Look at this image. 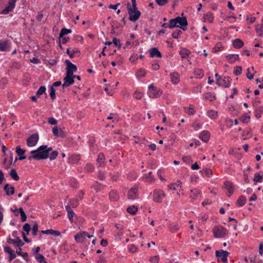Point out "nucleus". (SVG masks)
I'll return each mask as SVG.
<instances>
[{
    "label": "nucleus",
    "instance_id": "nucleus-17",
    "mask_svg": "<svg viewBox=\"0 0 263 263\" xmlns=\"http://www.w3.org/2000/svg\"><path fill=\"white\" fill-rule=\"evenodd\" d=\"M8 242L10 244H12L16 247H22L24 245V242L18 237L14 239H9Z\"/></svg>",
    "mask_w": 263,
    "mask_h": 263
},
{
    "label": "nucleus",
    "instance_id": "nucleus-43",
    "mask_svg": "<svg viewBox=\"0 0 263 263\" xmlns=\"http://www.w3.org/2000/svg\"><path fill=\"white\" fill-rule=\"evenodd\" d=\"M81 156L79 155H73L71 156L70 160L73 163H77L80 160Z\"/></svg>",
    "mask_w": 263,
    "mask_h": 263
},
{
    "label": "nucleus",
    "instance_id": "nucleus-38",
    "mask_svg": "<svg viewBox=\"0 0 263 263\" xmlns=\"http://www.w3.org/2000/svg\"><path fill=\"white\" fill-rule=\"evenodd\" d=\"M233 46L237 48H240L243 45V42L240 39H236L233 41Z\"/></svg>",
    "mask_w": 263,
    "mask_h": 263
},
{
    "label": "nucleus",
    "instance_id": "nucleus-57",
    "mask_svg": "<svg viewBox=\"0 0 263 263\" xmlns=\"http://www.w3.org/2000/svg\"><path fill=\"white\" fill-rule=\"evenodd\" d=\"M46 87L45 86H41L36 92V95L40 96L45 93Z\"/></svg>",
    "mask_w": 263,
    "mask_h": 263
},
{
    "label": "nucleus",
    "instance_id": "nucleus-33",
    "mask_svg": "<svg viewBox=\"0 0 263 263\" xmlns=\"http://www.w3.org/2000/svg\"><path fill=\"white\" fill-rule=\"evenodd\" d=\"M190 51L185 48L182 49L180 51V54L181 55L182 59H186L190 55Z\"/></svg>",
    "mask_w": 263,
    "mask_h": 263
},
{
    "label": "nucleus",
    "instance_id": "nucleus-59",
    "mask_svg": "<svg viewBox=\"0 0 263 263\" xmlns=\"http://www.w3.org/2000/svg\"><path fill=\"white\" fill-rule=\"evenodd\" d=\"M182 33V31L180 30H178L172 33V37L174 39H178L180 34Z\"/></svg>",
    "mask_w": 263,
    "mask_h": 263
},
{
    "label": "nucleus",
    "instance_id": "nucleus-32",
    "mask_svg": "<svg viewBox=\"0 0 263 263\" xmlns=\"http://www.w3.org/2000/svg\"><path fill=\"white\" fill-rule=\"evenodd\" d=\"M227 59L230 62L234 63L239 60L238 54H229L227 56Z\"/></svg>",
    "mask_w": 263,
    "mask_h": 263
},
{
    "label": "nucleus",
    "instance_id": "nucleus-15",
    "mask_svg": "<svg viewBox=\"0 0 263 263\" xmlns=\"http://www.w3.org/2000/svg\"><path fill=\"white\" fill-rule=\"evenodd\" d=\"M66 63L67 64L66 73L69 72L70 74H73V72L77 70V66L68 60H66Z\"/></svg>",
    "mask_w": 263,
    "mask_h": 263
},
{
    "label": "nucleus",
    "instance_id": "nucleus-58",
    "mask_svg": "<svg viewBox=\"0 0 263 263\" xmlns=\"http://www.w3.org/2000/svg\"><path fill=\"white\" fill-rule=\"evenodd\" d=\"M58 155V152L57 151H53L50 155H48L49 159L51 160H54L56 158Z\"/></svg>",
    "mask_w": 263,
    "mask_h": 263
},
{
    "label": "nucleus",
    "instance_id": "nucleus-19",
    "mask_svg": "<svg viewBox=\"0 0 263 263\" xmlns=\"http://www.w3.org/2000/svg\"><path fill=\"white\" fill-rule=\"evenodd\" d=\"M210 137V133L207 130L202 131L199 136L200 139L204 142L209 141Z\"/></svg>",
    "mask_w": 263,
    "mask_h": 263
},
{
    "label": "nucleus",
    "instance_id": "nucleus-8",
    "mask_svg": "<svg viewBox=\"0 0 263 263\" xmlns=\"http://www.w3.org/2000/svg\"><path fill=\"white\" fill-rule=\"evenodd\" d=\"M76 75L70 74L69 72L66 73V77L64 78V83L63 87H68L74 83L73 79L75 78Z\"/></svg>",
    "mask_w": 263,
    "mask_h": 263
},
{
    "label": "nucleus",
    "instance_id": "nucleus-49",
    "mask_svg": "<svg viewBox=\"0 0 263 263\" xmlns=\"http://www.w3.org/2000/svg\"><path fill=\"white\" fill-rule=\"evenodd\" d=\"M19 211H20V215L21 216L22 221V222L26 221V219H27V216H26L24 211H23V209L22 208H20L19 209Z\"/></svg>",
    "mask_w": 263,
    "mask_h": 263
},
{
    "label": "nucleus",
    "instance_id": "nucleus-30",
    "mask_svg": "<svg viewBox=\"0 0 263 263\" xmlns=\"http://www.w3.org/2000/svg\"><path fill=\"white\" fill-rule=\"evenodd\" d=\"M66 210L68 213V216L69 220L71 222L73 221V217L74 215V213L73 210L71 209L70 206L69 205L66 206Z\"/></svg>",
    "mask_w": 263,
    "mask_h": 263
},
{
    "label": "nucleus",
    "instance_id": "nucleus-41",
    "mask_svg": "<svg viewBox=\"0 0 263 263\" xmlns=\"http://www.w3.org/2000/svg\"><path fill=\"white\" fill-rule=\"evenodd\" d=\"M255 30L257 33L260 36H262L263 34V25L261 24H258L256 26Z\"/></svg>",
    "mask_w": 263,
    "mask_h": 263
},
{
    "label": "nucleus",
    "instance_id": "nucleus-27",
    "mask_svg": "<svg viewBox=\"0 0 263 263\" xmlns=\"http://www.w3.org/2000/svg\"><path fill=\"white\" fill-rule=\"evenodd\" d=\"M191 195L190 197L192 200L196 199L197 197L200 195V191L197 189H193L190 190Z\"/></svg>",
    "mask_w": 263,
    "mask_h": 263
},
{
    "label": "nucleus",
    "instance_id": "nucleus-31",
    "mask_svg": "<svg viewBox=\"0 0 263 263\" xmlns=\"http://www.w3.org/2000/svg\"><path fill=\"white\" fill-rule=\"evenodd\" d=\"M263 180V173H256L254 174L253 181L255 183L261 182Z\"/></svg>",
    "mask_w": 263,
    "mask_h": 263
},
{
    "label": "nucleus",
    "instance_id": "nucleus-11",
    "mask_svg": "<svg viewBox=\"0 0 263 263\" xmlns=\"http://www.w3.org/2000/svg\"><path fill=\"white\" fill-rule=\"evenodd\" d=\"M216 84L218 86L228 88L230 86L231 82L228 78L224 77L223 79L219 78L216 79Z\"/></svg>",
    "mask_w": 263,
    "mask_h": 263
},
{
    "label": "nucleus",
    "instance_id": "nucleus-5",
    "mask_svg": "<svg viewBox=\"0 0 263 263\" xmlns=\"http://www.w3.org/2000/svg\"><path fill=\"white\" fill-rule=\"evenodd\" d=\"M212 231L217 238L224 237L228 234V231L222 227H215Z\"/></svg>",
    "mask_w": 263,
    "mask_h": 263
},
{
    "label": "nucleus",
    "instance_id": "nucleus-23",
    "mask_svg": "<svg viewBox=\"0 0 263 263\" xmlns=\"http://www.w3.org/2000/svg\"><path fill=\"white\" fill-rule=\"evenodd\" d=\"M149 54L151 57H157L161 58L162 57L161 53L156 48H152L149 50Z\"/></svg>",
    "mask_w": 263,
    "mask_h": 263
},
{
    "label": "nucleus",
    "instance_id": "nucleus-64",
    "mask_svg": "<svg viewBox=\"0 0 263 263\" xmlns=\"http://www.w3.org/2000/svg\"><path fill=\"white\" fill-rule=\"evenodd\" d=\"M112 43H113L116 46H118L119 48H121V45L119 39L116 37L114 38Z\"/></svg>",
    "mask_w": 263,
    "mask_h": 263
},
{
    "label": "nucleus",
    "instance_id": "nucleus-37",
    "mask_svg": "<svg viewBox=\"0 0 263 263\" xmlns=\"http://www.w3.org/2000/svg\"><path fill=\"white\" fill-rule=\"evenodd\" d=\"M42 233L43 234L54 235L55 236H59L60 234V233L59 231H54V230H50V229L47 230L46 231H42Z\"/></svg>",
    "mask_w": 263,
    "mask_h": 263
},
{
    "label": "nucleus",
    "instance_id": "nucleus-63",
    "mask_svg": "<svg viewBox=\"0 0 263 263\" xmlns=\"http://www.w3.org/2000/svg\"><path fill=\"white\" fill-rule=\"evenodd\" d=\"M194 73L197 75L199 78H201L203 76V72L201 69H197L195 70Z\"/></svg>",
    "mask_w": 263,
    "mask_h": 263
},
{
    "label": "nucleus",
    "instance_id": "nucleus-26",
    "mask_svg": "<svg viewBox=\"0 0 263 263\" xmlns=\"http://www.w3.org/2000/svg\"><path fill=\"white\" fill-rule=\"evenodd\" d=\"M207 116L212 120H215L218 117V112L215 110H209L206 112Z\"/></svg>",
    "mask_w": 263,
    "mask_h": 263
},
{
    "label": "nucleus",
    "instance_id": "nucleus-56",
    "mask_svg": "<svg viewBox=\"0 0 263 263\" xmlns=\"http://www.w3.org/2000/svg\"><path fill=\"white\" fill-rule=\"evenodd\" d=\"M38 231V224L36 223H34L32 229V233L34 236H36Z\"/></svg>",
    "mask_w": 263,
    "mask_h": 263
},
{
    "label": "nucleus",
    "instance_id": "nucleus-28",
    "mask_svg": "<svg viewBox=\"0 0 263 263\" xmlns=\"http://www.w3.org/2000/svg\"><path fill=\"white\" fill-rule=\"evenodd\" d=\"M5 251L9 254V261H12L15 257L14 251L11 249V248H4Z\"/></svg>",
    "mask_w": 263,
    "mask_h": 263
},
{
    "label": "nucleus",
    "instance_id": "nucleus-54",
    "mask_svg": "<svg viewBox=\"0 0 263 263\" xmlns=\"http://www.w3.org/2000/svg\"><path fill=\"white\" fill-rule=\"evenodd\" d=\"M143 96V92H140V91H136L134 93V97L137 99H141L142 98Z\"/></svg>",
    "mask_w": 263,
    "mask_h": 263
},
{
    "label": "nucleus",
    "instance_id": "nucleus-35",
    "mask_svg": "<svg viewBox=\"0 0 263 263\" xmlns=\"http://www.w3.org/2000/svg\"><path fill=\"white\" fill-rule=\"evenodd\" d=\"M109 198L112 201H117L119 198V196L117 191H112L109 194Z\"/></svg>",
    "mask_w": 263,
    "mask_h": 263
},
{
    "label": "nucleus",
    "instance_id": "nucleus-9",
    "mask_svg": "<svg viewBox=\"0 0 263 263\" xmlns=\"http://www.w3.org/2000/svg\"><path fill=\"white\" fill-rule=\"evenodd\" d=\"M176 24L179 25L180 28L185 31L187 29V22L185 17L178 16L176 18Z\"/></svg>",
    "mask_w": 263,
    "mask_h": 263
},
{
    "label": "nucleus",
    "instance_id": "nucleus-12",
    "mask_svg": "<svg viewBox=\"0 0 263 263\" xmlns=\"http://www.w3.org/2000/svg\"><path fill=\"white\" fill-rule=\"evenodd\" d=\"M39 140V136L37 134H33L31 135L26 141L27 145L29 147L35 146Z\"/></svg>",
    "mask_w": 263,
    "mask_h": 263
},
{
    "label": "nucleus",
    "instance_id": "nucleus-53",
    "mask_svg": "<svg viewBox=\"0 0 263 263\" xmlns=\"http://www.w3.org/2000/svg\"><path fill=\"white\" fill-rule=\"evenodd\" d=\"M21 248H18V250H16V252L18 255H21L24 259L27 260L28 258V253L23 252L22 254L21 253Z\"/></svg>",
    "mask_w": 263,
    "mask_h": 263
},
{
    "label": "nucleus",
    "instance_id": "nucleus-20",
    "mask_svg": "<svg viewBox=\"0 0 263 263\" xmlns=\"http://www.w3.org/2000/svg\"><path fill=\"white\" fill-rule=\"evenodd\" d=\"M142 178L145 182L150 183H153L155 181V179L152 176V172H149L148 174L143 175Z\"/></svg>",
    "mask_w": 263,
    "mask_h": 263
},
{
    "label": "nucleus",
    "instance_id": "nucleus-46",
    "mask_svg": "<svg viewBox=\"0 0 263 263\" xmlns=\"http://www.w3.org/2000/svg\"><path fill=\"white\" fill-rule=\"evenodd\" d=\"M222 48H223V46L221 44H220V43L217 44L215 45V46L213 48L212 52H215V53L217 52L218 51H221L222 49Z\"/></svg>",
    "mask_w": 263,
    "mask_h": 263
},
{
    "label": "nucleus",
    "instance_id": "nucleus-25",
    "mask_svg": "<svg viewBox=\"0 0 263 263\" xmlns=\"http://www.w3.org/2000/svg\"><path fill=\"white\" fill-rule=\"evenodd\" d=\"M184 112L189 115H193L195 114V110L194 106L190 104L188 107H184Z\"/></svg>",
    "mask_w": 263,
    "mask_h": 263
},
{
    "label": "nucleus",
    "instance_id": "nucleus-55",
    "mask_svg": "<svg viewBox=\"0 0 263 263\" xmlns=\"http://www.w3.org/2000/svg\"><path fill=\"white\" fill-rule=\"evenodd\" d=\"M94 170V166L91 164H87L85 167V171L87 172H92Z\"/></svg>",
    "mask_w": 263,
    "mask_h": 263
},
{
    "label": "nucleus",
    "instance_id": "nucleus-61",
    "mask_svg": "<svg viewBox=\"0 0 263 263\" xmlns=\"http://www.w3.org/2000/svg\"><path fill=\"white\" fill-rule=\"evenodd\" d=\"M242 72V67L241 66H237L236 67L234 71V73L235 76H239Z\"/></svg>",
    "mask_w": 263,
    "mask_h": 263
},
{
    "label": "nucleus",
    "instance_id": "nucleus-13",
    "mask_svg": "<svg viewBox=\"0 0 263 263\" xmlns=\"http://www.w3.org/2000/svg\"><path fill=\"white\" fill-rule=\"evenodd\" d=\"M16 0H9L8 5L2 11V14H7L12 11L15 7Z\"/></svg>",
    "mask_w": 263,
    "mask_h": 263
},
{
    "label": "nucleus",
    "instance_id": "nucleus-1",
    "mask_svg": "<svg viewBox=\"0 0 263 263\" xmlns=\"http://www.w3.org/2000/svg\"><path fill=\"white\" fill-rule=\"evenodd\" d=\"M51 150V147L47 148L46 145H42L37 149L31 151V156L28 157V159L30 161L32 159L37 160L46 159Z\"/></svg>",
    "mask_w": 263,
    "mask_h": 263
},
{
    "label": "nucleus",
    "instance_id": "nucleus-2",
    "mask_svg": "<svg viewBox=\"0 0 263 263\" xmlns=\"http://www.w3.org/2000/svg\"><path fill=\"white\" fill-rule=\"evenodd\" d=\"M132 5L127 4L128 13L129 15V19L133 22L136 21L140 16V12L138 10L136 7V0H131Z\"/></svg>",
    "mask_w": 263,
    "mask_h": 263
},
{
    "label": "nucleus",
    "instance_id": "nucleus-60",
    "mask_svg": "<svg viewBox=\"0 0 263 263\" xmlns=\"http://www.w3.org/2000/svg\"><path fill=\"white\" fill-rule=\"evenodd\" d=\"M192 126L195 130H197L201 127L202 124L199 122H195L193 123Z\"/></svg>",
    "mask_w": 263,
    "mask_h": 263
},
{
    "label": "nucleus",
    "instance_id": "nucleus-52",
    "mask_svg": "<svg viewBox=\"0 0 263 263\" xmlns=\"http://www.w3.org/2000/svg\"><path fill=\"white\" fill-rule=\"evenodd\" d=\"M205 99L210 101H213L215 100V97L213 96L212 93L210 92L205 95Z\"/></svg>",
    "mask_w": 263,
    "mask_h": 263
},
{
    "label": "nucleus",
    "instance_id": "nucleus-3",
    "mask_svg": "<svg viewBox=\"0 0 263 263\" xmlns=\"http://www.w3.org/2000/svg\"><path fill=\"white\" fill-rule=\"evenodd\" d=\"M163 91L160 89L155 87L153 84H150L148 86V95L152 98H157L159 97L162 94Z\"/></svg>",
    "mask_w": 263,
    "mask_h": 263
},
{
    "label": "nucleus",
    "instance_id": "nucleus-22",
    "mask_svg": "<svg viewBox=\"0 0 263 263\" xmlns=\"http://www.w3.org/2000/svg\"><path fill=\"white\" fill-rule=\"evenodd\" d=\"M4 189L8 196L13 195L14 193V187L9 184H6Z\"/></svg>",
    "mask_w": 263,
    "mask_h": 263
},
{
    "label": "nucleus",
    "instance_id": "nucleus-10",
    "mask_svg": "<svg viewBox=\"0 0 263 263\" xmlns=\"http://www.w3.org/2000/svg\"><path fill=\"white\" fill-rule=\"evenodd\" d=\"M223 188L227 191V195L230 197L233 193L234 186L233 184L229 181H226L224 183Z\"/></svg>",
    "mask_w": 263,
    "mask_h": 263
},
{
    "label": "nucleus",
    "instance_id": "nucleus-36",
    "mask_svg": "<svg viewBox=\"0 0 263 263\" xmlns=\"http://www.w3.org/2000/svg\"><path fill=\"white\" fill-rule=\"evenodd\" d=\"M214 17L211 13H207L204 15V20L205 22L211 23L213 22Z\"/></svg>",
    "mask_w": 263,
    "mask_h": 263
},
{
    "label": "nucleus",
    "instance_id": "nucleus-7",
    "mask_svg": "<svg viewBox=\"0 0 263 263\" xmlns=\"http://www.w3.org/2000/svg\"><path fill=\"white\" fill-rule=\"evenodd\" d=\"M215 254L217 257L220 258V260L224 263H227L228 259L227 257L230 254V253L227 251L223 250H217L215 252Z\"/></svg>",
    "mask_w": 263,
    "mask_h": 263
},
{
    "label": "nucleus",
    "instance_id": "nucleus-44",
    "mask_svg": "<svg viewBox=\"0 0 263 263\" xmlns=\"http://www.w3.org/2000/svg\"><path fill=\"white\" fill-rule=\"evenodd\" d=\"M181 184L180 181H178L177 182L172 183L168 185V190L175 191L176 190V186H179Z\"/></svg>",
    "mask_w": 263,
    "mask_h": 263
},
{
    "label": "nucleus",
    "instance_id": "nucleus-21",
    "mask_svg": "<svg viewBox=\"0 0 263 263\" xmlns=\"http://www.w3.org/2000/svg\"><path fill=\"white\" fill-rule=\"evenodd\" d=\"M171 82L174 84H177L180 82L179 76L177 72H173L170 74Z\"/></svg>",
    "mask_w": 263,
    "mask_h": 263
},
{
    "label": "nucleus",
    "instance_id": "nucleus-51",
    "mask_svg": "<svg viewBox=\"0 0 263 263\" xmlns=\"http://www.w3.org/2000/svg\"><path fill=\"white\" fill-rule=\"evenodd\" d=\"M50 96L51 100L53 101L55 98V90L53 86H51L50 88Z\"/></svg>",
    "mask_w": 263,
    "mask_h": 263
},
{
    "label": "nucleus",
    "instance_id": "nucleus-14",
    "mask_svg": "<svg viewBox=\"0 0 263 263\" xmlns=\"http://www.w3.org/2000/svg\"><path fill=\"white\" fill-rule=\"evenodd\" d=\"M40 250V248H35V249H33L35 258L40 263H47L44 256L42 255V254L38 253Z\"/></svg>",
    "mask_w": 263,
    "mask_h": 263
},
{
    "label": "nucleus",
    "instance_id": "nucleus-47",
    "mask_svg": "<svg viewBox=\"0 0 263 263\" xmlns=\"http://www.w3.org/2000/svg\"><path fill=\"white\" fill-rule=\"evenodd\" d=\"M179 25L176 24V18L171 19L169 21V28H173L175 27H179Z\"/></svg>",
    "mask_w": 263,
    "mask_h": 263
},
{
    "label": "nucleus",
    "instance_id": "nucleus-16",
    "mask_svg": "<svg viewBox=\"0 0 263 263\" xmlns=\"http://www.w3.org/2000/svg\"><path fill=\"white\" fill-rule=\"evenodd\" d=\"M10 50V44L7 40L0 42V51H7Z\"/></svg>",
    "mask_w": 263,
    "mask_h": 263
},
{
    "label": "nucleus",
    "instance_id": "nucleus-45",
    "mask_svg": "<svg viewBox=\"0 0 263 263\" xmlns=\"http://www.w3.org/2000/svg\"><path fill=\"white\" fill-rule=\"evenodd\" d=\"M71 32V29H67L66 28H63L60 33L59 37L62 38L64 35Z\"/></svg>",
    "mask_w": 263,
    "mask_h": 263
},
{
    "label": "nucleus",
    "instance_id": "nucleus-62",
    "mask_svg": "<svg viewBox=\"0 0 263 263\" xmlns=\"http://www.w3.org/2000/svg\"><path fill=\"white\" fill-rule=\"evenodd\" d=\"M8 81L6 79H2L0 82V88L2 89H4L7 84Z\"/></svg>",
    "mask_w": 263,
    "mask_h": 263
},
{
    "label": "nucleus",
    "instance_id": "nucleus-4",
    "mask_svg": "<svg viewBox=\"0 0 263 263\" xmlns=\"http://www.w3.org/2000/svg\"><path fill=\"white\" fill-rule=\"evenodd\" d=\"M165 197V194L161 189H155L153 192V200L155 202L161 203Z\"/></svg>",
    "mask_w": 263,
    "mask_h": 263
},
{
    "label": "nucleus",
    "instance_id": "nucleus-50",
    "mask_svg": "<svg viewBox=\"0 0 263 263\" xmlns=\"http://www.w3.org/2000/svg\"><path fill=\"white\" fill-rule=\"evenodd\" d=\"M137 208L135 206H129L127 209V212L131 214H135L137 211Z\"/></svg>",
    "mask_w": 263,
    "mask_h": 263
},
{
    "label": "nucleus",
    "instance_id": "nucleus-18",
    "mask_svg": "<svg viewBox=\"0 0 263 263\" xmlns=\"http://www.w3.org/2000/svg\"><path fill=\"white\" fill-rule=\"evenodd\" d=\"M138 189L136 187H132L129 191L127 194V197L129 199H134L137 197Z\"/></svg>",
    "mask_w": 263,
    "mask_h": 263
},
{
    "label": "nucleus",
    "instance_id": "nucleus-48",
    "mask_svg": "<svg viewBox=\"0 0 263 263\" xmlns=\"http://www.w3.org/2000/svg\"><path fill=\"white\" fill-rule=\"evenodd\" d=\"M170 229L172 232H175L179 229V226L176 223H172L170 225Z\"/></svg>",
    "mask_w": 263,
    "mask_h": 263
},
{
    "label": "nucleus",
    "instance_id": "nucleus-40",
    "mask_svg": "<svg viewBox=\"0 0 263 263\" xmlns=\"http://www.w3.org/2000/svg\"><path fill=\"white\" fill-rule=\"evenodd\" d=\"M11 177L14 180L17 181L19 180V176L15 169H11L10 172Z\"/></svg>",
    "mask_w": 263,
    "mask_h": 263
},
{
    "label": "nucleus",
    "instance_id": "nucleus-42",
    "mask_svg": "<svg viewBox=\"0 0 263 263\" xmlns=\"http://www.w3.org/2000/svg\"><path fill=\"white\" fill-rule=\"evenodd\" d=\"M136 75L138 78H141L145 76L146 71L144 69H140L137 71Z\"/></svg>",
    "mask_w": 263,
    "mask_h": 263
},
{
    "label": "nucleus",
    "instance_id": "nucleus-24",
    "mask_svg": "<svg viewBox=\"0 0 263 263\" xmlns=\"http://www.w3.org/2000/svg\"><path fill=\"white\" fill-rule=\"evenodd\" d=\"M25 151L22 149L20 146H17L16 147V153L20 156L19 159L20 160L26 159V156H24Z\"/></svg>",
    "mask_w": 263,
    "mask_h": 263
},
{
    "label": "nucleus",
    "instance_id": "nucleus-34",
    "mask_svg": "<svg viewBox=\"0 0 263 263\" xmlns=\"http://www.w3.org/2000/svg\"><path fill=\"white\" fill-rule=\"evenodd\" d=\"M246 203V198L243 196H240L236 202V204L239 206L244 205Z\"/></svg>",
    "mask_w": 263,
    "mask_h": 263
},
{
    "label": "nucleus",
    "instance_id": "nucleus-6",
    "mask_svg": "<svg viewBox=\"0 0 263 263\" xmlns=\"http://www.w3.org/2000/svg\"><path fill=\"white\" fill-rule=\"evenodd\" d=\"M92 237H93V234H88L84 231L80 232L74 236L75 240L78 242H82L86 238H90Z\"/></svg>",
    "mask_w": 263,
    "mask_h": 263
},
{
    "label": "nucleus",
    "instance_id": "nucleus-39",
    "mask_svg": "<svg viewBox=\"0 0 263 263\" xmlns=\"http://www.w3.org/2000/svg\"><path fill=\"white\" fill-rule=\"evenodd\" d=\"M263 112V106H259L257 107L255 111V117L259 119L261 117V113Z\"/></svg>",
    "mask_w": 263,
    "mask_h": 263
},
{
    "label": "nucleus",
    "instance_id": "nucleus-29",
    "mask_svg": "<svg viewBox=\"0 0 263 263\" xmlns=\"http://www.w3.org/2000/svg\"><path fill=\"white\" fill-rule=\"evenodd\" d=\"M104 155L102 153L99 154L97 160L98 166L101 167L104 165Z\"/></svg>",
    "mask_w": 263,
    "mask_h": 263
}]
</instances>
